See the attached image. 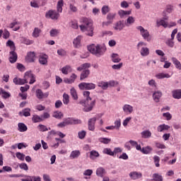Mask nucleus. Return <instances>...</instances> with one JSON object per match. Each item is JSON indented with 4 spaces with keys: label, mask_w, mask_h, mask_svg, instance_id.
Returning a JSON list of instances; mask_svg holds the SVG:
<instances>
[{
    "label": "nucleus",
    "mask_w": 181,
    "mask_h": 181,
    "mask_svg": "<svg viewBox=\"0 0 181 181\" xmlns=\"http://www.w3.org/2000/svg\"><path fill=\"white\" fill-rule=\"evenodd\" d=\"M10 63H16L18 60V54L16 53L15 50L10 52V57L8 58Z\"/></svg>",
    "instance_id": "dca6fc26"
},
{
    "label": "nucleus",
    "mask_w": 181,
    "mask_h": 181,
    "mask_svg": "<svg viewBox=\"0 0 181 181\" xmlns=\"http://www.w3.org/2000/svg\"><path fill=\"white\" fill-rule=\"evenodd\" d=\"M18 115L20 117H30V108H25L21 112H19Z\"/></svg>",
    "instance_id": "412c9836"
},
{
    "label": "nucleus",
    "mask_w": 181,
    "mask_h": 181,
    "mask_svg": "<svg viewBox=\"0 0 181 181\" xmlns=\"http://www.w3.org/2000/svg\"><path fill=\"white\" fill-rule=\"evenodd\" d=\"M145 46H146V43H145L144 42H140L137 45L138 50H139V49L141 48L140 54L141 56H143V57H145L149 55V48H148Z\"/></svg>",
    "instance_id": "423d86ee"
},
{
    "label": "nucleus",
    "mask_w": 181,
    "mask_h": 181,
    "mask_svg": "<svg viewBox=\"0 0 181 181\" xmlns=\"http://www.w3.org/2000/svg\"><path fill=\"white\" fill-rule=\"evenodd\" d=\"M17 69L20 71H25V66H23V64H17Z\"/></svg>",
    "instance_id": "774afa93"
},
{
    "label": "nucleus",
    "mask_w": 181,
    "mask_h": 181,
    "mask_svg": "<svg viewBox=\"0 0 181 181\" xmlns=\"http://www.w3.org/2000/svg\"><path fill=\"white\" fill-rule=\"evenodd\" d=\"M163 117L166 118L167 121H170V119H172V115H170L169 112L163 113Z\"/></svg>",
    "instance_id": "69168bd1"
},
{
    "label": "nucleus",
    "mask_w": 181,
    "mask_h": 181,
    "mask_svg": "<svg viewBox=\"0 0 181 181\" xmlns=\"http://www.w3.org/2000/svg\"><path fill=\"white\" fill-rule=\"evenodd\" d=\"M82 37L78 35L76 39L74 40V47L78 48L81 46Z\"/></svg>",
    "instance_id": "bb28decb"
},
{
    "label": "nucleus",
    "mask_w": 181,
    "mask_h": 181,
    "mask_svg": "<svg viewBox=\"0 0 181 181\" xmlns=\"http://www.w3.org/2000/svg\"><path fill=\"white\" fill-rule=\"evenodd\" d=\"M156 77L158 80H162V78H170V75L169 74L159 73L156 75Z\"/></svg>",
    "instance_id": "cd10ccee"
},
{
    "label": "nucleus",
    "mask_w": 181,
    "mask_h": 181,
    "mask_svg": "<svg viewBox=\"0 0 181 181\" xmlns=\"http://www.w3.org/2000/svg\"><path fill=\"white\" fill-rule=\"evenodd\" d=\"M123 64L122 62L118 64H114L112 66V68L113 69V70H119L121 69V67H122Z\"/></svg>",
    "instance_id": "0e129e2a"
},
{
    "label": "nucleus",
    "mask_w": 181,
    "mask_h": 181,
    "mask_svg": "<svg viewBox=\"0 0 181 181\" xmlns=\"http://www.w3.org/2000/svg\"><path fill=\"white\" fill-rule=\"evenodd\" d=\"M59 33V31L57 29H52L49 32V35L51 37H56V36H57Z\"/></svg>",
    "instance_id": "49530a36"
},
{
    "label": "nucleus",
    "mask_w": 181,
    "mask_h": 181,
    "mask_svg": "<svg viewBox=\"0 0 181 181\" xmlns=\"http://www.w3.org/2000/svg\"><path fill=\"white\" fill-rule=\"evenodd\" d=\"M98 86L102 88V90H107V88H108V82L104 81H99L98 83Z\"/></svg>",
    "instance_id": "c756f323"
},
{
    "label": "nucleus",
    "mask_w": 181,
    "mask_h": 181,
    "mask_svg": "<svg viewBox=\"0 0 181 181\" xmlns=\"http://www.w3.org/2000/svg\"><path fill=\"white\" fill-rule=\"evenodd\" d=\"M79 139H84L86 138V135H87V132L86 131L83 130L81 132H79L78 133Z\"/></svg>",
    "instance_id": "5fc2aeb1"
},
{
    "label": "nucleus",
    "mask_w": 181,
    "mask_h": 181,
    "mask_svg": "<svg viewBox=\"0 0 181 181\" xmlns=\"http://www.w3.org/2000/svg\"><path fill=\"white\" fill-rule=\"evenodd\" d=\"M10 36H11V33L8 32V30L6 29H4L3 33L4 39H9Z\"/></svg>",
    "instance_id": "13d9d810"
},
{
    "label": "nucleus",
    "mask_w": 181,
    "mask_h": 181,
    "mask_svg": "<svg viewBox=\"0 0 181 181\" xmlns=\"http://www.w3.org/2000/svg\"><path fill=\"white\" fill-rule=\"evenodd\" d=\"M47 55L45 54H41L40 56H39V63L40 64H47Z\"/></svg>",
    "instance_id": "aec40b11"
},
{
    "label": "nucleus",
    "mask_w": 181,
    "mask_h": 181,
    "mask_svg": "<svg viewBox=\"0 0 181 181\" xmlns=\"http://www.w3.org/2000/svg\"><path fill=\"white\" fill-rule=\"evenodd\" d=\"M90 67H91V64L90 63H85L77 67V71H82L80 75L81 81H83L90 76V69H88Z\"/></svg>",
    "instance_id": "20e7f679"
},
{
    "label": "nucleus",
    "mask_w": 181,
    "mask_h": 181,
    "mask_svg": "<svg viewBox=\"0 0 181 181\" xmlns=\"http://www.w3.org/2000/svg\"><path fill=\"white\" fill-rule=\"evenodd\" d=\"M53 117L57 119H62L63 117V113L62 112H55L53 115Z\"/></svg>",
    "instance_id": "3c124183"
},
{
    "label": "nucleus",
    "mask_w": 181,
    "mask_h": 181,
    "mask_svg": "<svg viewBox=\"0 0 181 181\" xmlns=\"http://www.w3.org/2000/svg\"><path fill=\"white\" fill-rule=\"evenodd\" d=\"M6 46H8L11 49V50L13 51L16 50V47H15V42L13 41L9 40L6 42Z\"/></svg>",
    "instance_id": "a18cd8bd"
},
{
    "label": "nucleus",
    "mask_w": 181,
    "mask_h": 181,
    "mask_svg": "<svg viewBox=\"0 0 181 181\" xmlns=\"http://www.w3.org/2000/svg\"><path fill=\"white\" fill-rule=\"evenodd\" d=\"M62 74H69V73H71V66L70 65H66L65 66L62 67Z\"/></svg>",
    "instance_id": "c85d7f7f"
},
{
    "label": "nucleus",
    "mask_w": 181,
    "mask_h": 181,
    "mask_svg": "<svg viewBox=\"0 0 181 181\" xmlns=\"http://www.w3.org/2000/svg\"><path fill=\"white\" fill-rule=\"evenodd\" d=\"M104 173H105V170L101 167L96 170V175L97 176H100V177H103Z\"/></svg>",
    "instance_id": "58836bf2"
},
{
    "label": "nucleus",
    "mask_w": 181,
    "mask_h": 181,
    "mask_svg": "<svg viewBox=\"0 0 181 181\" xmlns=\"http://www.w3.org/2000/svg\"><path fill=\"white\" fill-rule=\"evenodd\" d=\"M162 92L160 90H156L153 93V99L155 103H159L160 98H162Z\"/></svg>",
    "instance_id": "2eb2a0df"
},
{
    "label": "nucleus",
    "mask_w": 181,
    "mask_h": 181,
    "mask_svg": "<svg viewBox=\"0 0 181 181\" xmlns=\"http://www.w3.org/2000/svg\"><path fill=\"white\" fill-rule=\"evenodd\" d=\"M103 153H105V155H109L110 156H114V151H112L111 148H104L103 151Z\"/></svg>",
    "instance_id": "79ce46f5"
},
{
    "label": "nucleus",
    "mask_w": 181,
    "mask_h": 181,
    "mask_svg": "<svg viewBox=\"0 0 181 181\" xmlns=\"http://www.w3.org/2000/svg\"><path fill=\"white\" fill-rule=\"evenodd\" d=\"M18 130L19 132H26L28 131V126L25 123L19 122L18 124Z\"/></svg>",
    "instance_id": "b1692460"
},
{
    "label": "nucleus",
    "mask_w": 181,
    "mask_h": 181,
    "mask_svg": "<svg viewBox=\"0 0 181 181\" xmlns=\"http://www.w3.org/2000/svg\"><path fill=\"white\" fill-rule=\"evenodd\" d=\"M40 33H42V30L39 29V28H35L33 32V37H39Z\"/></svg>",
    "instance_id": "ea45409f"
},
{
    "label": "nucleus",
    "mask_w": 181,
    "mask_h": 181,
    "mask_svg": "<svg viewBox=\"0 0 181 181\" xmlns=\"http://www.w3.org/2000/svg\"><path fill=\"white\" fill-rule=\"evenodd\" d=\"M125 28V24L124 23V21H119L116 23H115L113 26V29L115 30H117L121 32Z\"/></svg>",
    "instance_id": "f8f14e48"
},
{
    "label": "nucleus",
    "mask_w": 181,
    "mask_h": 181,
    "mask_svg": "<svg viewBox=\"0 0 181 181\" xmlns=\"http://www.w3.org/2000/svg\"><path fill=\"white\" fill-rule=\"evenodd\" d=\"M157 28L163 26V28H168V22L165 21V20L157 21L156 22Z\"/></svg>",
    "instance_id": "2f4dec72"
},
{
    "label": "nucleus",
    "mask_w": 181,
    "mask_h": 181,
    "mask_svg": "<svg viewBox=\"0 0 181 181\" xmlns=\"http://www.w3.org/2000/svg\"><path fill=\"white\" fill-rule=\"evenodd\" d=\"M63 103L66 105L70 103V96L67 93H64L63 95Z\"/></svg>",
    "instance_id": "a19ab883"
},
{
    "label": "nucleus",
    "mask_w": 181,
    "mask_h": 181,
    "mask_svg": "<svg viewBox=\"0 0 181 181\" xmlns=\"http://www.w3.org/2000/svg\"><path fill=\"white\" fill-rule=\"evenodd\" d=\"M100 156V153L98 151L93 150L90 152L89 158L90 159H95V158H98Z\"/></svg>",
    "instance_id": "f704fd0d"
},
{
    "label": "nucleus",
    "mask_w": 181,
    "mask_h": 181,
    "mask_svg": "<svg viewBox=\"0 0 181 181\" xmlns=\"http://www.w3.org/2000/svg\"><path fill=\"white\" fill-rule=\"evenodd\" d=\"M25 80L28 81V80H30L29 84H33V83L36 82V77H35V75L32 74V72H25Z\"/></svg>",
    "instance_id": "9b49d317"
},
{
    "label": "nucleus",
    "mask_w": 181,
    "mask_h": 181,
    "mask_svg": "<svg viewBox=\"0 0 181 181\" xmlns=\"http://www.w3.org/2000/svg\"><path fill=\"white\" fill-rule=\"evenodd\" d=\"M80 90H95V84L93 83L82 82L78 84Z\"/></svg>",
    "instance_id": "6e6552de"
},
{
    "label": "nucleus",
    "mask_w": 181,
    "mask_h": 181,
    "mask_svg": "<svg viewBox=\"0 0 181 181\" xmlns=\"http://www.w3.org/2000/svg\"><path fill=\"white\" fill-rule=\"evenodd\" d=\"M25 60L28 63H35V60H36V54L35 52H28L25 57Z\"/></svg>",
    "instance_id": "9d476101"
},
{
    "label": "nucleus",
    "mask_w": 181,
    "mask_h": 181,
    "mask_svg": "<svg viewBox=\"0 0 181 181\" xmlns=\"http://www.w3.org/2000/svg\"><path fill=\"white\" fill-rule=\"evenodd\" d=\"M112 62H113V63H119L121 62V58H119V55H118L117 54H112Z\"/></svg>",
    "instance_id": "e433bc0d"
},
{
    "label": "nucleus",
    "mask_w": 181,
    "mask_h": 181,
    "mask_svg": "<svg viewBox=\"0 0 181 181\" xmlns=\"http://www.w3.org/2000/svg\"><path fill=\"white\" fill-rule=\"evenodd\" d=\"M70 26L73 29H78V23L76 20L71 21L70 22Z\"/></svg>",
    "instance_id": "de8ad7c7"
},
{
    "label": "nucleus",
    "mask_w": 181,
    "mask_h": 181,
    "mask_svg": "<svg viewBox=\"0 0 181 181\" xmlns=\"http://www.w3.org/2000/svg\"><path fill=\"white\" fill-rule=\"evenodd\" d=\"M63 0H59L57 4V11L49 10L45 14V18L48 19H52V21H57L60 17V13L63 12Z\"/></svg>",
    "instance_id": "f03ea898"
},
{
    "label": "nucleus",
    "mask_w": 181,
    "mask_h": 181,
    "mask_svg": "<svg viewBox=\"0 0 181 181\" xmlns=\"http://www.w3.org/2000/svg\"><path fill=\"white\" fill-rule=\"evenodd\" d=\"M110 12V7L108 6H103L102 7V13L103 15H107Z\"/></svg>",
    "instance_id": "603ef678"
},
{
    "label": "nucleus",
    "mask_w": 181,
    "mask_h": 181,
    "mask_svg": "<svg viewBox=\"0 0 181 181\" xmlns=\"http://www.w3.org/2000/svg\"><path fill=\"white\" fill-rule=\"evenodd\" d=\"M70 94H71L73 100H78V96L77 95V91L74 89V88H72L70 90Z\"/></svg>",
    "instance_id": "4c0bfd02"
},
{
    "label": "nucleus",
    "mask_w": 181,
    "mask_h": 181,
    "mask_svg": "<svg viewBox=\"0 0 181 181\" xmlns=\"http://www.w3.org/2000/svg\"><path fill=\"white\" fill-rule=\"evenodd\" d=\"M129 177L133 180H136V179H141V177H142V173H138L136 171L132 172L129 173Z\"/></svg>",
    "instance_id": "6ab92c4d"
},
{
    "label": "nucleus",
    "mask_w": 181,
    "mask_h": 181,
    "mask_svg": "<svg viewBox=\"0 0 181 181\" xmlns=\"http://www.w3.org/2000/svg\"><path fill=\"white\" fill-rule=\"evenodd\" d=\"M98 141L101 144H105V145H107L110 144V142H111V139L100 137L99 138Z\"/></svg>",
    "instance_id": "c03bdc74"
},
{
    "label": "nucleus",
    "mask_w": 181,
    "mask_h": 181,
    "mask_svg": "<svg viewBox=\"0 0 181 181\" xmlns=\"http://www.w3.org/2000/svg\"><path fill=\"white\" fill-rule=\"evenodd\" d=\"M123 111L126 114H132L134 112V107H132L131 105H124L123 106Z\"/></svg>",
    "instance_id": "4be33fe9"
},
{
    "label": "nucleus",
    "mask_w": 181,
    "mask_h": 181,
    "mask_svg": "<svg viewBox=\"0 0 181 181\" xmlns=\"http://www.w3.org/2000/svg\"><path fill=\"white\" fill-rule=\"evenodd\" d=\"M153 179L156 181H163V177H162V175H160L158 174H153Z\"/></svg>",
    "instance_id": "8fccbe9b"
},
{
    "label": "nucleus",
    "mask_w": 181,
    "mask_h": 181,
    "mask_svg": "<svg viewBox=\"0 0 181 181\" xmlns=\"http://www.w3.org/2000/svg\"><path fill=\"white\" fill-rule=\"evenodd\" d=\"M79 104L83 105V111L85 112H90V111H93V108H94V106L95 105V100H93L91 98H88V100H81Z\"/></svg>",
    "instance_id": "39448f33"
},
{
    "label": "nucleus",
    "mask_w": 181,
    "mask_h": 181,
    "mask_svg": "<svg viewBox=\"0 0 181 181\" xmlns=\"http://www.w3.org/2000/svg\"><path fill=\"white\" fill-rule=\"evenodd\" d=\"M2 98L6 100V98H9L11 97V93L5 91V90L3 89L2 90Z\"/></svg>",
    "instance_id": "bf43d9fd"
},
{
    "label": "nucleus",
    "mask_w": 181,
    "mask_h": 181,
    "mask_svg": "<svg viewBox=\"0 0 181 181\" xmlns=\"http://www.w3.org/2000/svg\"><path fill=\"white\" fill-rule=\"evenodd\" d=\"M172 62L173 64H175L176 69H177L178 70H181V64H180V62L177 60V59H176L175 57H173Z\"/></svg>",
    "instance_id": "72a5a7b5"
},
{
    "label": "nucleus",
    "mask_w": 181,
    "mask_h": 181,
    "mask_svg": "<svg viewBox=\"0 0 181 181\" xmlns=\"http://www.w3.org/2000/svg\"><path fill=\"white\" fill-rule=\"evenodd\" d=\"M13 81L14 84L19 85V86H22L23 84L28 83V81H26L25 76H24V79L14 78Z\"/></svg>",
    "instance_id": "a211bd4d"
},
{
    "label": "nucleus",
    "mask_w": 181,
    "mask_h": 181,
    "mask_svg": "<svg viewBox=\"0 0 181 181\" xmlns=\"http://www.w3.org/2000/svg\"><path fill=\"white\" fill-rule=\"evenodd\" d=\"M23 177L25 178H22L21 181H33V176L23 175Z\"/></svg>",
    "instance_id": "6e6d98bb"
},
{
    "label": "nucleus",
    "mask_w": 181,
    "mask_h": 181,
    "mask_svg": "<svg viewBox=\"0 0 181 181\" xmlns=\"http://www.w3.org/2000/svg\"><path fill=\"white\" fill-rule=\"evenodd\" d=\"M16 25H19V22L15 21L14 22L10 23L8 28H10V29H13L14 32H16L17 30H19V29H21V26H16Z\"/></svg>",
    "instance_id": "a878e982"
},
{
    "label": "nucleus",
    "mask_w": 181,
    "mask_h": 181,
    "mask_svg": "<svg viewBox=\"0 0 181 181\" xmlns=\"http://www.w3.org/2000/svg\"><path fill=\"white\" fill-rule=\"evenodd\" d=\"M93 175V170L88 169L84 171L83 175L84 176H91Z\"/></svg>",
    "instance_id": "338daca9"
},
{
    "label": "nucleus",
    "mask_w": 181,
    "mask_h": 181,
    "mask_svg": "<svg viewBox=\"0 0 181 181\" xmlns=\"http://www.w3.org/2000/svg\"><path fill=\"white\" fill-rule=\"evenodd\" d=\"M32 121L34 124H36L37 122H42V121H43V118L37 115H33Z\"/></svg>",
    "instance_id": "7c9ffc66"
},
{
    "label": "nucleus",
    "mask_w": 181,
    "mask_h": 181,
    "mask_svg": "<svg viewBox=\"0 0 181 181\" xmlns=\"http://www.w3.org/2000/svg\"><path fill=\"white\" fill-rule=\"evenodd\" d=\"M173 97L175 100H180L181 98V89H175L172 91Z\"/></svg>",
    "instance_id": "5701e85b"
},
{
    "label": "nucleus",
    "mask_w": 181,
    "mask_h": 181,
    "mask_svg": "<svg viewBox=\"0 0 181 181\" xmlns=\"http://www.w3.org/2000/svg\"><path fill=\"white\" fill-rule=\"evenodd\" d=\"M115 16H117L116 13H109L106 16V19L107 21L103 22V25L104 26H110V25H112V23H113Z\"/></svg>",
    "instance_id": "1a4fd4ad"
},
{
    "label": "nucleus",
    "mask_w": 181,
    "mask_h": 181,
    "mask_svg": "<svg viewBox=\"0 0 181 181\" xmlns=\"http://www.w3.org/2000/svg\"><path fill=\"white\" fill-rule=\"evenodd\" d=\"M97 121L96 117L89 119L88 125L89 131H94L95 129V122Z\"/></svg>",
    "instance_id": "4468645a"
},
{
    "label": "nucleus",
    "mask_w": 181,
    "mask_h": 181,
    "mask_svg": "<svg viewBox=\"0 0 181 181\" xmlns=\"http://www.w3.org/2000/svg\"><path fill=\"white\" fill-rule=\"evenodd\" d=\"M36 97L38 100H42V98H47L49 97V92L43 93L41 89H37L36 90Z\"/></svg>",
    "instance_id": "ddd939ff"
},
{
    "label": "nucleus",
    "mask_w": 181,
    "mask_h": 181,
    "mask_svg": "<svg viewBox=\"0 0 181 181\" xmlns=\"http://www.w3.org/2000/svg\"><path fill=\"white\" fill-rule=\"evenodd\" d=\"M38 127L39 131H40L41 132H45L46 131H49V129H47V127L43 124H40Z\"/></svg>",
    "instance_id": "e2e57ef3"
},
{
    "label": "nucleus",
    "mask_w": 181,
    "mask_h": 181,
    "mask_svg": "<svg viewBox=\"0 0 181 181\" xmlns=\"http://www.w3.org/2000/svg\"><path fill=\"white\" fill-rule=\"evenodd\" d=\"M136 29L139 30L140 35L142 36L143 39L147 42H151V35L149 34V31H148V30H145V28L141 25L137 26Z\"/></svg>",
    "instance_id": "0eeeda50"
},
{
    "label": "nucleus",
    "mask_w": 181,
    "mask_h": 181,
    "mask_svg": "<svg viewBox=\"0 0 181 181\" xmlns=\"http://www.w3.org/2000/svg\"><path fill=\"white\" fill-rule=\"evenodd\" d=\"M88 50L92 54H95L97 57H101L104 53H105V51L107 49L105 47H101L100 45H95L94 44L88 46Z\"/></svg>",
    "instance_id": "7ed1b4c3"
},
{
    "label": "nucleus",
    "mask_w": 181,
    "mask_h": 181,
    "mask_svg": "<svg viewBox=\"0 0 181 181\" xmlns=\"http://www.w3.org/2000/svg\"><path fill=\"white\" fill-rule=\"evenodd\" d=\"M16 156L20 160H25V155L21 152H17Z\"/></svg>",
    "instance_id": "864d4df0"
},
{
    "label": "nucleus",
    "mask_w": 181,
    "mask_h": 181,
    "mask_svg": "<svg viewBox=\"0 0 181 181\" xmlns=\"http://www.w3.org/2000/svg\"><path fill=\"white\" fill-rule=\"evenodd\" d=\"M113 127H115V129H119L121 127V119L116 120L115 122V126Z\"/></svg>",
    "instance_id": "680f3d73"
},
{
    "label": "nucleus",
    "mask_w": 181,
    "mask_h": 181,
    "mask_svg": "<svg viewBox=\"0 0 181 181\" xmlns=\"http://www.w3.org/2000/svg\"><path fill=\"white\" fill-rule=\"evenodd\" d=\"M170 129V126L163 124L158 125L157 127L158 132H166V131H169Z\"/></svg>",
    "instance_id": "f3484780"
},
{
    "label": "nucleus",
    "mask_w": 181,
    "mask_h": 181,
    "mask_svg": "<svg viewBox=\"0 0 181 181\" xmlns=\"http://www.w3.org/2000/svg\"><path fill=\"white\" fill-rule=\"evenodd\" d=\"M135 23V18L133 16H129L126 20L127 26H131V25H134Z\"/></svg>",
    "instance_id": "473e14b6"
},
{
    "label": "nucleus",
    "mask_w": 181,
    "mask_h": 181,
    "mask_svg": "<svg viewBox=\"0 0 181 181\" xmlns=\"http://www.w3.org/2000/svg\"><path fill=\"white\" fill-rule=\"evenodd\" d=\"M81 24L79 27L83 33L86 36H93L94 35V27L93 26V20L87 18H82L80 20Z\"/></svg>",
    "instance_id": "f257e3e1"
},
{
    "label": "nucleus",
    "mask_w": 181,
    "mask_h": 181,
    "mask_svg": "<svg viewBox=\"0 0 181 181\" xmlns=\"http://www.w3.org/2000/svg\"><path fill=\"white\" fill-rule=\"evenodd\" d=\"M156 146L158 149H166V146H165V144L160 143V142H156Z\"/></svg>",
    "instance_id": "052dcab7"
},
{
    "label": "nucleus",
    "mask_w": 181,
    "mask_h": 181,
    "mask_svg": "<svg viewBox=\"0 0 181 181\" xmlns=\"http://www.w3.org/2000/svg\"><path fill=\"white\" fill-rule=\"evenodd\" d=\"M141 136L144 139L151 138L152 133L149 130H146L141 132Z\"/></svg>",
    "instance_id": "c9c22d12"
},
{
    "label": "nucleus",
    "mask_w": 181,
    "mask_h": 181,
    "mask_svg": "<svg viewBox=\"0 0 181 181\" xmlns=\"http://www.w3.org/2000/svg\"><path fill=\"white\" fill-rule=\"evenodd\" d=\"M151 151H152V148L151 146H146V147H143L141 148V153H144L145 155H148V153H151Z\"/></svg>",
    "instance_id": "37998d69"
},
{
    "label": "nucleus",
    "mask_w": 181,
    "mask_h": 181,
    "mask_svg": "<svg viewBox=\"0 0 181 181\" xmlns=\"http://www.w3.org/2000/svg\"><path fill=\"white\" fill-rule=\"evenodd\" d=\"M20 169H22L23 170H29V167L28 166V164L23 163L19 164Z\"/></svg>",
    "instance_id": "4d7b16f0"
},
{
    "label": "nucleus",
    "mask_w": 181,
    "mask_h": 181,
    "mask_svg": "<svg viewBox=\"0 0 181 181\" xmlns=\"http://www.w3.org/2000/svg\"><path fill=\"white\" fill-rule=\"evenodd\" d=\"M153 161L156 168H159V166H160V164H159V162H160V158H159V156H155L153 157Z\"/></svg>",
    "instance_id": "09e8293b"
},
{
    "label": "nucleus",
    "mask_w": 181,
    "mask_h": 181,
    "mask_svg": "<svg viewBox=\"0 0 181 181\" xmlns=\"http://www.w3.org/2000/svg\"><path fill=\"white\" fill-rule=\"evenodd\" d=\"M80 155H81V153L80 152V151H78V150L72 151L71 152L69 158L71 159H77V158H78V156H80Z\"/></svg>",
    "instance_id": "393cba45"
}]
</instances>
